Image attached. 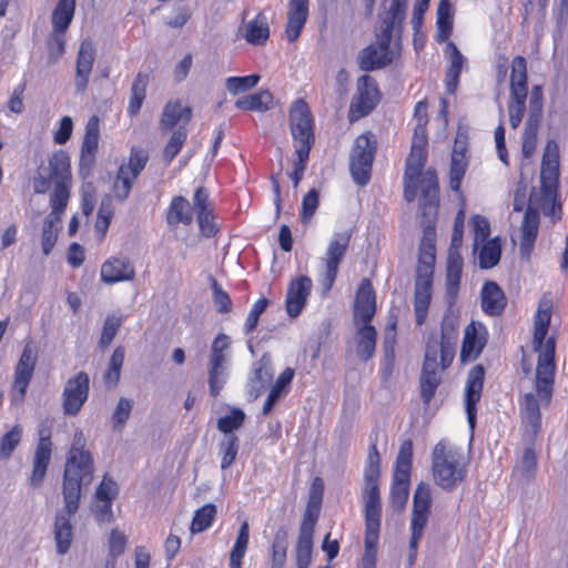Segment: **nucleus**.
I'll return each mask as SVG.
<instances>
[{
	"label": "nucleus",
	"mask_w": 568,
	"mask_h": 568,
	"mask_svg": "<svg viewBox=\"0 0 568 568\" xmlns=\"http://www.w3.org/2000/svg\"><path fill=\"white\" fill-rule=\"evenodd\" d=\"M408 0H382L377 29L400 37L404 30Z\"/></svg>",
	"instance_id": "nucleus-19"
},
{
	"label": "nucleus",
	"mask_w": 568,
	"mask_h": 568,
	"mask_svg": "<svg viewBox=\"0 0 568 568\" xmlns=\"http://www.w3.org/2000/svg\"><path fill=\"white\" fill-rule=\"evenodd\" d=\"M470 226L474 233V250H478L481 242L488 241L490 235V224L483 215H474L470 219Z\"/></svg>",
	"instance_id": "nucleus-61"
},
{
	"label": "nucleus",
	"mask_w": 568,
	"mask_h": 568,
	"mask_svg": "<svg viewBox=\"0 0 568 568\" xmlns=\"http://www.w3.org/2000/svg\"><path fill=\"white\" fill-rule=\"evenodd\" d=\"M294 377V369L287 367L277 377L275 384L272 386L268 396L263 406V414L267 415L273 409L277 400L283 397L287 392L290 384Z\"/></svg>",
	"instance_id": "nucleus-43"
},
{
	"label": "nucleus",
	"mask_w": 568,
	"mask_h": 568,
	"mask_svg": "<svg viewBox=\"0 0 568 568\" xmlns=\"http://www.w3.org/2000/svg\"><path fill=\"white\" fill-rule=\"evenodd\" d=\"M227 363L209 361V389L212 396H217L227 379Z\"/></svg>",
	"instance_id": "nucleus-50"
},
{
	"label": "nucleus",
	"mask_w": 568,
	"mask_h": 568,
	"mask_svg": "<svg viewBox=\"0 0 568 568\" xmlns=\"http://www.w3.org/2000/svg\"><path fill=\"white\" fill-rule=\"evenodd\" d=\"M356 354L364 361L369 359L375 352L376 346V331L369 323L357 325L355 336Z\"/></svg>",
	"instance_id": "nucleus-40"
},
{
	"label": "nucleus",
	"mask_w": 568,
	"mask_h": 568,
	"mask_svg": "<svg viewBox=\"0 0 568 568\" xmlns=\"http://www.w3.org/2000/svg\"><path fill=\"white\" fill-rule=\"evenodd\" d=\"M148 161L149 155L146 151L135 146L131 149L129 159L120 165L114 182L113 189L119 200L123 201L129 196L134 181L144 170Z\"/></svg>",
	"instance_id": "nucleus-16"
},
{
	"label": "nucleus",
	"mask_w": 568,
	"mask_h": 568,
	"mask_svg": "<svg viewBox=\"0 0 568 568\" xmlns=\"http://www.w3.org/2000/svg\"><path fill=\"white\" fill-rule=\"evenodd\" d=\"M536 468H537V457H536L535 450L530 447H527L524 450V453L516 466V469L518 471H520L521 476L525 479H531L535 475Z\"/></svg>",
	"instance_id": "nucleus-63"
},
{
	"label": "nucleus",
	"mask_w": 568,
	"mask_h": 568,
	"mask_svg": "<svg viewBox=\"0 0 568 568\" xmlns=\"http://www.w3.org/2000/svg\"><path fill=\"white\" fill-rule=\"evenodd\" d=\"M95 60L94 43L85 39L80 43L75 63V88L83 92L89 83V78Z\"/></svg>",
	"instance_id": "nucleus-28"
},
{
	"label": "nucleus",
	"mask_w": 568,
	"mask_h": 568,
	"mask_svg": "<svg viewBox=\"0 0 568 568\" xmlns=\"http://www.w3.org/2000/svg\"><path fill=\"white\" fill-rule=\"evenodd\" d=\"M435 261V246L428 239H426L419 246V256L415 281L414 310L416 324L419 326L423 325L426 321L432 300Z\"/></svg>",
	"instance_id": "nucleus-7"
},
{
	"label": "nucleus",
	"mask_w": 568,
	"mask_h": 568,
	"mask_svg": "<svg viewBox=\"0 0 568 568\" xmlns=\"http://www.w3.org/2000/svg\"><path fill=\"white\" fill-rule=\"evenodd\" d=\"M376 142L369 133L358 135L349 155V169L354 182L366 185L371 179Z\"/></svg>",
	"instance_id": "nucleus-13"
},
{
	"label": "nucleus",
	"mask_w": 568,
	"mask_h": 568,
	"mask_svg": "<svg viewBox=\"0 0 568 568\" xmlns=\"http://www.w3.org/2000/svg\"><path fill=\"white\" fill-rule=\"evenodd\" d=\"M480 296L481 308L490 316L501 314L507 304L503 290L495 282H486L481 288Z\"/></svg>",
	"instance_id": "nucleus-35"
},
{
	"label": "nucleus",
	"mask_w": 568,
	"mask_h": 568,
	"mask_svg": "<svg viewBox=\"0 0 568 568\" xmlns=\"http://www.w3.org/2000/svg\"><path fill=\"white\" fill-rule=\"evenodd\" d=\"M313 551V524H308L304 520L301 526L295 558L297 568H308L312 559Z\"/></svg>",
	"instance_id": "nucleus-37"
},
{
	"label": "nucleus",
	"mask_w": 568,
	"mask_h": 568,
	"mask_svg": "<svg viewBox=\"0 0 568 568\" xmlns=\"http://www.w3.org/2000/svg\"><path fill=\"white\" fill-rule=\"evenodd\" d=\"M270 37V27L266 17L258 13L245 26V40L253 45L264 44Z\"/></svg>",
	"instance_id": "nucleus-44"
},
{
	"label": "nucleus",
	"mask_w": 568,
	"mask_h": 568,
	"mask_svg": "<svg viewBox=\"0 0 568 568\" xmlns=\"http://www.w3.org/2000/svg\"><path fill=\"white\" fill-rule=\"evenodd\" d=\"M273 104V95L268 91H260L236 100L235 106L244 111L265 112Z\"/></svg>",
	"instance_id": "nucleus-45"
},
{
	"label": "nucleus",
	"mask_w": 568,
	"mask_h": 568,
	"mask_svg": "<svg viewBox=\"0 0 568 568\" xmlns=\"http://www.w3.org/2000/svg\"><path fill=\"white\" fill-rule=\"evenodd\" d=\"M444 55L449 62L446 71V87L449 93H454L459 82L460 72L466 64L465 57L460 53L456 44L447 41L444 49Z\"/></svg>",
	"instance_id": "nucleus-33"
},
{
	"label": "nucleus",
	"mask_w": 568,
	"mask_h": 568,
	"mask_svg": "<svg viewBox=\"0 0 568 568\" xmlns=\"http://www.w3.org/2000/svg\"><path fill=\"white\" fill-rule=\"evenodd\" d=\"M231 357V339L227 335L220 333L213 341L209 361L227 363Z\"/></svg>",
	"instance_id": "nucleus-55"
},
{
	"label": "nucleus",
	"mask_w": 568,
	"mask_h": 568,
	"mask_svg": "<svg viewBox=\"0 0 568 568\" xmlns=\"http://www.w3.org/2000/svg\"><path fill=\"white\" fill-rule=\"evenodd\" d=\"M314 120L307 103L296 100L290 108V128L295 142V149L307 146L312 149L314 142Z\"/></svg>",
	"instance_id": "nucleus-17"
},
{
	"label": "nucleus",
	"mask_w": 568,
	"mask_h": 568,
	"mask_svg": "<svg viewBox=\"0 0 568 568\" xmlns=\"http://www.w3.org/2000/svg\"><path fill=\"white\" fill-rule=\"evenodd\" d=\"M75 11V0H59L52 11V30L67 31Z\"/></svg>",
	"instance_id": "nucleus-48"
},
{
	"label": "nucleus",
	"mask_w": 568,
	"mask_h": 568,
	"mask_svg": "<svg viewBox=\"0 0 568 568\" xmlns=\"http://www.w3.org/2000/svg\"><path fill=\"white\" fill-rule=\"evenodd\" d=\"M89 375L84 372L78 373L65 383L62 400L63 410L67 415H77L89 396Z\"/></svg>",
	"instance_id": "nucleus-20"
},
{
	"label": "nucleus",
	"mask_w": 568,
	"mask_h": 568,
	"mask_svg": "<svg viewBox=\"0 0 568 568\" xmlns=\"http://www.w3.org/2000/svg\"><path fill=\"white\" fill-rule=\"evenodd\" d=\"M260 79L258 74L230 77L225 80V87L231 94L236 95L256 87Z\"/></svg>",
	"instance_id": "nucleus-57"
},
{
	"label": "nucleus",
	"mask_w": 568,
	"mask_h": 568,
	"mask_svg": "<svg viewBox=\"0 0 568 568\" xmlns=\"http://www.w3.org/2000/svg\"><path fill=\"white\" fill-rule=\"evenodd\" d=\"M478 255L479 265L483 268H491L498 264L501 255V245L498 237L481 242L478 250H474Z\"/></svg>",
	"instance_id": "nucleus-47"
},
{
	"label": "nucleus",
	"mask_w": 568,
	"mask_h": 568,
	"mask_svg": "<svg viewBox=\"0 0 568 568\" xmlns=\"http://www.w3.org/2000/svg\"><path fill=\"white\" fill-rule=\"evenodd\" d=\"M394 36L377 29L375 41L363 49L359 54L361 69L368 71L389 64L398 54L397 44L392 45Z\"/></svg>",
	"instance_id": "nucleus-15"
},
{
	"label": "nucleus",
	"mask_w": 568,
	"mask_h": 568,
	"mask_svg": "<svg viewBox=\"0 0 568 568\" xmlns=\"http://www.w3.org/2000/svg\"><path fill=\"white\" fill-rule=\"evenodd\" d=\"M187 136V132L184 128H180L174 131L164 148L163 156L165 161L171 162L175 155L180 152Z\"/></svg>",
	"instance_id": "nucleus-64"
},
{
	"label": "nucleus",
	"mask_w": 568,
	"mask_h": 568,
	"mask_svg": "<svg viewBox=\"0 0 568 568\" xmlns=\"http://www.w3.org/2000/svg\"><path fill=\"white\" fill-rule=\"evenodd\" d=\"M273 374L274 371L268 359L262 358L254 364L253 374L250 378V386L255 398L260 396L265 387L271 383Z\"/></svg>",
	"instance_id": "nucleus-42"
},
{
	"label": "nucleus",
	"mask_w": 568,
	"mask_h": 568,
	"mask_svg": "<svg viewBox=\"0 0 568 568\" xmlns=\"http://www.w3.org/2000/svg\"><path fill=\"white\" fill-rule=\"evenodd\" d=\"M381 457L375 445L369 448L364 470L365 518H381L382 506L378 489Z\"/></svg>",
	"instance_id": "nucleus-14"
},
{
	"label": "nucleus",
	"mask_w": 568,
	"mask_h": 568,
	"mask_svg": "<svg viewBox=\"0 0 568 568\" xmlns=\"http://www.w3.org/2000/svg\"><path fill=\"white\" fill-rule=\"evenodd\" d=\"M379 92L373 78L362 75L357 81V95L354 98L351 111L359 116L368 114L377 104Z\"/></svg>",
	"instance_id": "nucleus-27"
},
{
	"label": "nucleus",
	"mask_w": 568,
	"mask_h": 568,
	"mask_svg": "<svg viewBox=\"0 0 568 568\" xmlns=\"http://www.w3.org/2000/svg\"><path fill=\"white\" fill-rule=\"evenodd\" d=\"M51 458V442L48 436L40 434V440L33 457V469L30 476L32 486H39L47 473V468Z\"/></svg>",
	"instance_id": "nucleus-34"
},
{
	"label": "nucleus",
	"mask_w": 568,
	"mask_h": 568,
	"mask_svg": "<svg viewBox=\"0 0 568 568\" xmlns=\"http://www.w3.org/2000/svg\"><path fill=\"white\" fill-rule=\"evenodd\" d=\"M193 209L196 212L201 233L206 236H213L217 227L214 223V216L210 209L209 193L205 189L199 187L193 196Z\"/></svg>",
	"instance_id": "nucleus-31"
},
{
	"label": "nucleus",
	"mask_w": 568,
	"mask_h": 568,
	"mask_svg": "<svg viewBox=\"0 0 568 568\" xmlns=\"http://www.w3.org/2000/svg\"><path fill=\"white\" fill-rule=\"evenodd\" d=\"M191 118L190 108L183 106L180 101H169L163 109L160 125L162 129L170 130L179 123L187 124Z\"/></svg>",
	"instance_id": "nucleus-38"
},
{
	"label": "nucleus",
	"mask_w": 568,
	"mask_h": 568,
	"mask_svg": "<svg viewBox=\"0 0 568 568\" xmlns=\"http://www.w3.org/2000/svg\"><path fill=\"white\" fill-rule=\"evenodd\" d=\"M250 538L248 523L244 520L241 524L235 544L230 554V568H241L242 559L245 556Z\"/></svg>",
	"instance_id": "nucleus-49"
},
{
	"label": "nucleus",
	"mask_w": 568,
	"mask_h": 568,
	"mask_svg": "<svg viewBox=\"0 0 568 568\" xmlns=\"http://www.w3.org/2000/svg\"><path fill=\"white\" fill-rule=\"evenodd\" d=\"M87 438L82 430L73 435L72 445L67 458L62 494L69 513L79 508L81 487L91 484L93 480L92 458L84 449Z\"/></svg>",
	"instance_id": "nucleus-3"
},
{
	"label": "nucleus",
	"mask_w": 568,
	"mask_h": 568,
	"mask_svg": "<svg viewBox=\"0 0 568 568\" xmlns=\"http://www.w3.org/2000/svg\"><path fill=\"white\" fill-rule=\"evenodd\" d=\"M312 281L305 275L292 280L287 287L285 304L286 312L291 317L301 314L311 294Z\"/></svg>",
	"instance_id": "nucleus-26"
},
{
	"label": "nucleus",
	"mask_w": 568,
	"mask_h": 568,
	"mask_svg": "<svg viewBox=\"0 0 568 568\" xmlns=\"http://www.w3.org/2000/svg\"><path fill=\"white\" fill-rule=\"evenodd\" d=\"M487 329L481 323L473 321L468 324L464 332L460 359L463 362L475 361L483 352L487 343Z\"/></svg>",
	"instance_id": "nucleus-23"
},
{
	"label": "nucleus",
	"mask_w": 568,
	"mask_h": 568,
	"mask_svg": "<svg viewBox=\"0 0 568 568\" xmlns=\"http://www.w3.org/2000/svg\"><path fill=\"white\" fill-rule=\"evenodd\" d=\"M430 505L432 488L429 484L419 483L416 487L413 499V514L410 525L412 536L409 540L410 552L408 556L410 565L415 561L418 542L423 536L424 528L428 520Z\"/></svg>",
	"instance_id": "nucleus-12"
},
{
	"label": "nucleus",
	"mask_w": 568,
	"mask_h": 568,
	"mask_svg": "<svg viewBox=\"0 0 568 568\" xmlns=\"http://www.w3.org/2000/svg\"><path fill=\"white\" fill-rule=\"evenodd\" d=\"M353 236V229L346 227L334 232L328 241L322 263L324 265L321 284L325 292H328L337 277L339 265L346 256L351 240Z\"/></svg>",
	"instance_id": "nucleus-8"
},
{
	"label": "nucleus",
	"mask_w": 568,
	"mask_h": 568,
	"mask_svg": "<svg viewBox=\"0 0 568 568\" xmlns=\"http://www.w3.org/2000/svg\"><path fill=\"white\" fill-rule=\"evenodd\" d=\"M245 420V413L241 408H231L229 414L217 420V429L226 435H233L232 432L239 429Z\"/></svg>",
	"instance_id": "nucleus-54"
},
{
	"label": "nucleus",
	"mask_w": 568,
	"mask_h": 568,
	"mask_svg": "<svg viewBox=\"0 0 568 568\" xmlns=\"http://www.w3.org/2000/svg\"><path fill=\"white\" fill-rule=\"evenodd\" d=\"M51 184L54 185L50 199L53 213H63L65 210L72 186L71 160L65 151L58 150L51 154L48 160V169L39 168L37 175L32 180V186L36 193H45Z\"/></svg>",
	"instance_id": "nucleus-4"
},
{
	"label": "nucleus",
	"mask_w": 568,
	"mask_h": 568,
	"mask_svg": "<svg viewBox=\"0 0 568 568\" xmlns=\"http://www.w3.org/2000/svg\"><path fill=\"white\" fill-rule=\"evenodd\" d=\"M375 312V292L371 281L368 278H363L355 295L354 321L356 325L369 323Z\"/></svg>",
	"instance_id": "nucleus-25"
},
{
	"label": "nucleus",
	"mask_w": 568,
	"mask_h": 568,
	"mask_svg": "<svg viewBox=\"0 0 568 568\" xmlns=\"http://www.w3.org/2000/svg\"><path fill=\"white\" fill-rule=\"evenodd\" d=\"M484 375L485 372L481 365L474 366L468 373L465 385L466 413L471 429H474L476 423V405L481 397Z\"/></svg>",
	"instance_id": "nucleus-24"
},
{
	"label": "nucleus",
	"mask_w": 568,
	"mask_h": 568,
	"mask_svg": "<svg viewBox=\"0 0 568 568\" xmlns=\"http://www.w3.org/2000/svg\"><path fill=\"white\" fill-rule=\"evenodd\" d=\"M538 207L540 209V201L538 200L537 195H530L528 207L526 209L520 229V254L524 257H529L538 234Z\"/></svg>",
	"instance_id": "nucleus-21"
},
{
	"label": "nucleus",
	"mask_w": 568,
	"mask_h": 568,
	"mask_svg": "<svg viewBox=\"0 0 568 568\" xmlns=\"http://www.w3.org/2000/svg\"><path fill=\"white\" fill-rule=\"evenodd\" d=\"M467 458L462 448L447 439L438 442L432 452L434 483L446 491L456 489L466 478Z\"/></svg>",
	"instance_id": "nucleus-5"
},
{
	"label": "nucleus",
	"mask_w": 568,
	"mask_h": 568,
	"mask_svg": "<svg viewBox=\"0 0 568 568\" xmlns=\"http://www.w3.org/2000/svg\"><path fill=\"white\" fill-rule=\"evenodd\" d=\"M192 221L193 212L189 201L183 196L173 197L166 212V223L176 227L179 224L189 225Z\"/></svg>",
	"instance_id": "nucleus-39"
},
{
	"label": "nucleus",
	"mask_w": 568,
	"mask_h": 568,
	"mask_svg": "<svg viewBox=\"0 0 568 568\" xmlns=\"http://www.w3.org/2000/svg\"><path fill=\"white\" fill-rule=\"evenodd\" d=\"M62 213H53V207H51V213L47 216L43 230H42V252L44 255H49L57 242V231L54 230V224L60 221V215Z\"/></svg>",
	"instance_id": "nucleus-53"
},
{
	"label": "nucleus",
	"mask_w": 568,
	"mask_h": 568,
	"mask_svg": "<svg viewBox=\"0 0 568 568\" xmlns=\"http://www.w3.org/2000/svg\"><path fill=\"white\" fill-rule=\"evenodd\" d=\"M527 94V63L525 58L517 55L511 61L510 103L508 106L509 123L513 129H517L524 118Z\"/></svg>",
	"instance_id": "nucleus-9"
},
{
	"label": "nucleus",
	"mask_w": 568,
	"mask_h": 568,
	"mask_svg": "<svg viewBox=\"0 0 568 568\" xmlns=\"http://www.w3.org/2000/svg\"><path fill=\"white\" fill-rule=\"evenodd\" d=\"M440 368H429L423 367L422 376H420V387H422V397L425 403L430 402L432 397L435 394V390L439 384L440 377L439 372Z\"/></svg>",
	"instance_id": "nucleus-56"
},
{
	"label": "nucleus",
	"mask_w": 568,
	"mask_h": 568,
	"mask_svg": "<svg viewBox=\"0 0 568 568\" xmlns=\"http://www.w3.org/2000/svg\"><path fill=\"white\" fill-rule=\"evenodd\" d=\"M559 180V148L555 141H548L540 165V209L552 221L559 220L561 206L557 203Z\"/></svg>",
	"instance_id": "nucleus-6"
},
{
	"label": "nucleus",
	"mask_w": 568,
	"mask_h": 568,
	"mask_svg": "<svg viewBox=\"0 0 568 568\" xmlns=\"http://www.w3.org/2000/svg\"><path fill=\"white\" fill-rule=\"evenodd\" d=\"M123 321L124 317L120 314L113 313L106 316L100 336L101 346L106 347L111 344Z\"/></svg>",
	"instance_id": "nucleus-58"
},
{
	"label": "nucleus",
	"mask_w": 568,
	"mask_h": 568,
	"mask_svg": "<svg viewBox=\"0 0 568 568\" xmlns=\"http://www.w3.org/2000/svg\"><path fill=\"white\" fill-rule=\"evenodd\" d=\"M36 366V354L33 347L28 344L24 346L20 359L16 366L13 382V399L21 400L27 392L28 385L32 378Z\"/></svg>",
	"instance_id": "nucleus-22"
},
{
	"label": "nucleus",
	"mask_w": 568,
	"mask_h": 568,
	"mask_svg": "<svg viewBox=\"0 0 568 568\" xmlns=\"http://www.w3.org/2000/svg\"><path fill=\"white\" fill-rule=\"evenodd\" d=\"M65 514L61 513L57 515L54 521V540L57 545V551L60 555H64L70 549L72 542V525H71V516L75 514L69 513L67 506Z\"/></svg>",
	"instance_id": "nucleus-36"
},
{
	"label": "nucleus",
	"mask_w": 568,
	"mask_h": 568,
	"mask_svg": "<svg viewBox=\"0 0 568 568\" xmlns=\"http://www.w3.org/2000/svg\"><path fill=\"white\" fill-rule=\"evenodd\" d=\"M22 435V428L19 425L12 427L11 430L6 433L0 439V458H9L17 445L19 444Z\"/></svg>",
	"instance_id": "nucleus-62"
},
{
	"label": "nucleus",
	"mask_w": 568,
	"mask_h": 568,
	"mask_svg": "<svg viewBox=\"0 0 568 568\" xmlns=\"http://www.w3.org/2000/svg\"><path fill=\"white\" fill-rule=\"evenodd\" d=\"M427 136H413L410 153L407 159L405 171L404 195L408 202L416 197L417 189L420 191V205L425 215H433L439 202L438 180L435 171L427 170L417 178L426 162Z\"/></svg>",
	"instance_id": "nucleus-2"
},
{
	"label": "nucleus",
	"mask_w": 568,
	"mask_h": 568,
	"mask_svg": "<svg viewBox=\"0 0 568 568\" xmlns=\"http://www.w3.org/2000/svg\"><path fill=\"white\" fill-rule=\"evenodd\" d=\"M379 529L381 518H365V552L362 558V568L376 567Z\"/></svg>",
	"instance_id": "nucleus-32"
},
{
	"label": "nucleus",
	"mask_w": 568,
	"mask_h": 568,
	"mask_svg": "<svg viewBox=\"0 0 568 568\" xmlns=\"http://www.w3.org/2000/svg\"><path fill=\"white\" fill-rule=\"evenodd\" d=\"M456 341L457 331L455 325L444 323L442 325L440 339L432 337L427 342L423 367H426V369L447 368L455 356Z\"/></svg>",
	"instance_id": "nucleus-11"
},
{
	"label": "nucleus",
	"mask_w": 568,
	"mask_h": 568,
	"mask_svg": "<svg viewBox=\"0 0 568 568\" xmlns=\"http://www.w3.org/2000/svg\"><path fill=\"white\" fill-rule=\"evenodd\" d=\"M134 266L128 258L111 257L106 260L100 271L101 281L105 284H114L134 278Z\"/></svg>",
	"instance_id": "nucleus-30"
},
{
	"label": "nucleus",
	"mask_w": 568,
	"mask_h": 568,
	"mask_svg": "<svg viewBox=\"0 0 568 568\" xmlns=\"http://www.w3.org/2000/svg\"><path fill=\"white\" fill-rule=\"evenodd\" d=\"M216 516V507L213 504H206L197 509L193 516L190 530L194 534H200L210 528Z\"/></svg>",
	"instance_id": "nucleus-51"
},
{
	"label": "nucleus",
	"mask_w": 568,
	"mask_h": 568,
	"mask_svg": "<svg viewBox=\"0 0 568 568\" xmlns=\"http://www.w3.org/2000/svg\"><path fill=\"white\" fill-rule=\"evenodd\" d=\"M412 458L413 443L410 440H405L400 445L396 458L393 485L390 489V504L395 511H402L408 499Z\"/></svg>",
	"instance_id": "nucleus-10"
},
{
	"label": "nucleus",
	"mask_w": 568,
	"mask_h": 568,
	"mask_svg": "<svg viewBox=\"0 0 568 568\" xmlns=\"http://www.w3.org/2000/svg\"><path fill=\"white\" fill-rule=\"evenodd\" d=\"M149 84V74L139 72L131 87V95L128 105V113L130 116L139 114L146 94Z\"/></svg>",
	"instance_id": "nucleus-46"
},
{
	"label": "nucleus",
	"mask_w": 568,
	"mask_h": 568,
	"mask_svg": "<svg viewBox=\"0 0 568 568\" xmlns=\"http://www.w3.org/2000/svg\"><path fill=\"white\" fill-rule=\"evenodd\" d=\"M308 18V0H290L287 3V21L285 38L294 42L300 37Z\"/></svg>",
	"instance_id": "nucleus-29"
},
{
	"label": "nucleus",
	"mask_w": 568,
	"mask_h": 568,
	"mask_svg": "<svg viewBox=\"0 0 568 568\" xmlns=\"http://www.w3.org/2000/svg\"><path fill=\"white\" fill-rule=\"evenodd\" d=\"M239 453V438L235 435H226L219 444L221 468L227 469L236 459Z\"/></svg>",
	"instance_id": "nucleus-52"
},
{
	"label": "nucleus",
	"mask_w": 568,
	"mask_h": 568,
	"mask_svg": "<svg viewBox=\"0 0 568 568\" xmlns=\"http://www.w3.org/2000/svg\"><path fill=\"white\" fill-rule=\"evenodd\" d=\"M454 23V12L449 0H440L437 7L436 19V40L446 42L452 34Z\"/></svg>",
	"instance_id": "nucleus-41"
},
{
	"label": "nucleus",
	"mask_w": 568,
	"mask_h": 568,
	"mask_svg": "<svg viewBox=\"0 0 568 568\" xmlns=\"http://www.w3.org/2000/svg\"><path fill=\"white\" fill-rule=\"evenodd\" d=\"M99 145V120L97 116L89 119L85 126V134L81 145V151L97 153Z\"/></svg>",
	"instance_id": "nucleus-60"
},
{
	"label": "nucleus",
	"mask_w": 568,
	"mask_h": 568,
	"mask_svg": "<svg viewBox=\"0 0 568 568\" xmlns=\"http://www.w3.org/2000/svg\"><path fill=\"white\" fill-rule=\"evenodd\" d=\"M551 317V302L544 297L539 303L534 324L532 347L538 353L536 368L535 393H527L520 402L523 423L528 425L534 434L540 427V407L550 402L556 371L555 339L548 337Z\"/></svg>",
	"instance_id": "nucleus-1"
},
{
	"label": "nucleus",
	"mask_w": 568,
	"mask_h": 568,
	"mask_svg": "<svg viewBox=\"0 0 568 568\" xmlns=\"http://www.w3.org/2000/svg\"><path fill=\"white\" fill-rule=\"evenodd\" d=\"M466 170V161L463 152L453 151L450 165V187L458 191Z\"/></svg>",
	"instance_id": "nucleus-59"
},
{
	"label": "nucleus",
	"mask_w": 568,
	"mask_h": 568,
	"mask_svg": "<svg viewBox=\"0 0 568 568\" xmlns=\"http://www.w3.org/2000/svg\"><path fill=\"white\" fill-rule=\"evenodd\" d=\"M542 114V90L535 85L530 92L529 116L526 121L523 136V154L529 158L536 149L538 125Z\"/></svg>",
	"instance_id": "nucleus-18"
}]
</instances>
